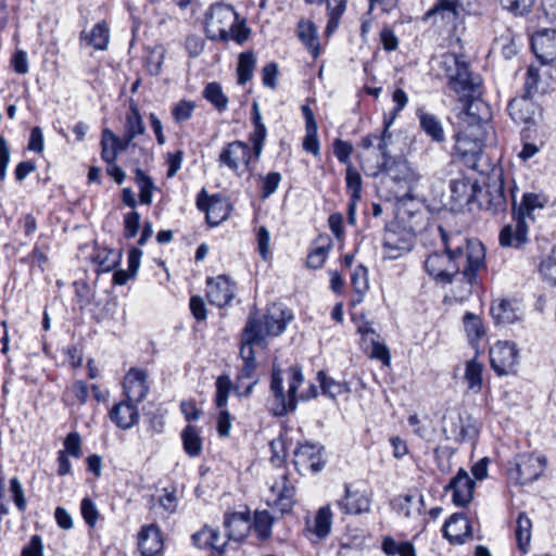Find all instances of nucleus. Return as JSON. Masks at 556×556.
I'll list each match as a JSON object with an SVG mask.
<instances>
[{
    "instance_id": "1",
    "label": "nucleus",
    "mask_w": 556,
    "mask_h": 556,
    "mask_svg": "<svg viewBox=\"0 0 556 556\" xmlns=\"http://www.w3.org/2000/svg\"><path fill=\"white\" fill-rule=\"evenodd\" d=\"M438 68L447 77V86L465 102L468 126L455 135V153L470 169L479 170L483 153L488 105L480 99L482 79L473 74L463 55L445 52L435 59Z\"/></svg>"
},
{
    "instance_id": "2",
    "label": "nucleus",
    "mask_w": 556,
    "mask_h": 556,
    "mask_svg": "<svg viewBox=\"0 0 556 556\" xmlns=\"http://www.w3.org/2000/svg\"><path fill=\"white\" fill-rule=\"evenodd\" d=\"M444 251L426 256V273L438 283L453 285L457 300L467 299L477 283L478 271L485 266V249L477 239H467L460 232H446L438 227Z\"/></svg>"
},
{
    "instance_id": "3",
    "label": "nucleus",
    "mask_w": 556,
    "mask_h": 556,
    "mask_svg": "<svg viewBox=\"0 0 556 556\" xmlns=\"http://www.w3.org/2000/svg\"><path fill=\"white\" fill-rule=\"evenodd\" d=\"M288 390H285L281 369L273 367L270 379L269 407L275 416H285L296 408V392L303 383V374L298 367H290L287 371Z\"/></svg>"
},
{
    "instance_id": "4",
    "label": "nucleus",
    "mask_w": 556,
    "mask_h": 556,
    "mask_svg": "<svg viewBox=\"0 0 556 556\" xmlns=\"http://www.w3.org/2000/svg\"><path fill=\"white\" fill-rule=\"evenodd\" d=\"M293 319L291 311L281 304H273L267 308L263 318L252 314L245 324V338L248 341H264L266 337L280 336L287 325Z\"/></svg>"
},
{
    "instance_id": "5",
    "label": "nucleus",
    "mask_w": 556,
    "mask_h": 556,
    "mask_svg": "<svg viewBox=\"0 0 556 556\" xmlns=\"http://www.w3.org/2000/svg\"><path fill=\"white\" fill-rule=\"evenodd\" d=\"M506 190L511 198L513 211L517 204L516 192L518 190L515 180L510 175H504L503 170L494 173L486 185L481 205L493 214L504 213L507 208Z\"/></svg>"
},
{
    "instance_id": "6",
    "label": "nucleus",
    "mask_w": 556,
    "mask_h": 556,
    "mask_svg": "<svg viewBox=\"0 0 556 556\" xmlns=\"http://www.w3.org/2000/svg\"><path fill=\"white\" fill-rule=\"evenodd\" d=\"M547 465L544 455L519 454L515 457L514 466L508 469V477L519 485L538 480Z\"/></svg>"
},
{
    "instance_id": "7",
    "label": "nucleus",
    "mask_w": 556,
    "mask_h": 556,
    "mask_svg": "<svg viewBox=\"0 0 556 556\" xmlns=\"http://www.w3.org/2000/svg\"><path fill=\"white\" fill-rule=\"evenodd\" d=\"M215 387V405L218 410L216 416V430L219 437L226 438L229 435L235 419L227 408V401L232 390V382L228 376H219Z\"/></svg>"
},
{
    "instance_id": "8",
    "label": "nucleus",
    "mask_w": 556,
    "mask_h": 556,
    "mask_svg": "<svg viewBox=\"0 0 556 556\" xmlns=\"http://www.w3.org/2000/svg\"><path fill=\"white\" fill-rule=\"evenodd\" d=\"M294 466L301 475L318 473L326 466L325 450L319 444H300L294 451Z\"/></svg>"
},
{
    "instance_id": "9",
    "label": "nucleus",
    "mask_w": 556,
    "mask_h": 556,
    "mask_svg": "<svg viewBox=\"0 0 556 556\" xmlns=\"http://www.w3.org/2000/svg\"><path fill=\"white\" fill-rule=\"evenodd\" d=\"M518 358V349L513 342L498 341L490 350L491 366L498 376L515 374Z\"/></svg>"
},
{
    "instance_id": "10",
    "label": "nucleus",
    "mask_w": 556,
    "mask_h": 556,
    "mask_svg": "<svg viewBox=\"0 0 556 556\" xmlns=\"http://www.w3.org/2000/svg\"><path fill=\"white\" fill-rule=\"evenodd\" d=\"M414 245V236L405 229H387L383 236L384 256L390 260H396L408 253Z\"/></svg>"
},
{
    "instance_id": "11",
    "label": "nucleus",
    "mask_w": 556,
    "mask_h": 556,
    "mask_svg": "<svg viewBox=\"0 0 556 556\" xmlns=\"http://www.w3.org/2000/svg\"><path fill=\"white\" fill-rule=\"evenodd\" d=\"M252 159H254V151L252 152L250 146L242 141L229 143L219 154L222 164L227 165L235 172L248 169Z\"/></svg>"
},
{
    "instance_id": "12",
    "label": "nucleus",
    "mask_w": 556,
    "mask_h": 556,
    "mask_svg": "<svg viewBox=\"0 0 556 556\" xmlns=\"http://www.w3.org/2000/svg\"><path fill=\"white\" fill-rule=\"evenodd\" d=\"M273 495V506L280 513L291 511L295 503V486L289 481L286 472L281 473L280 477L270 486Z\"/></svg>"
},
{
    "instance_id": "13",
    "label": "nucleus",
    "mask_w": 556,
    "mask_h": 556,
    "mask_svg": "<svg viewBox=\"0 0 556 556\" xmlns=\"http://www.w3.org/2000/svg\"><path fill=\"white\" fill-rule=\"evenodd\" d=\"M148 372L140 368H130L124 377V394L126 400L140 403L144 400L149 392Z\"/></svg>"
},
{
    "instance_id": "14",
    "label": "nucleus",
    "mask_w": 556,
    "mask_h": 556,
    "mask_svg": "<svg viewBox=\"0 0 556 556\" xmlns=\"http://www.w3.org/2000/svg\"><path fill=\"white\" fill-rule=\"evenodd\" d=\"M531 48L542 64L556 60V30L543 29L536 31L531 38Z\"/></svg>"
},
{
    "instance_id": "15",
    "label": "nucleus",
    "mask_w": 556,
    "mask_h": 556,
    "mask_svg": "<svg viewBox=\"0 0 556 556\" xmlns=\"http://www.w3.org/2000/svg\"><path fill=\"white\" fill-rule=\"evenodd\" d=\"M473 489L475 481L463 468L457 471L456 476L445 486V491L452 492V501L457 506H466L471 502Z\"/></svg>"
},
{
    "instance_id": "16",
    "label": "nucleus",
    "mask_w": 556,
    "mask_h": 556,
    "mask_svg": "<svg viewBox=\"0 0 556 556\" xmlns=\"http://www.w3.org/2000/svg\"><path fill=\"white\" fill-rule=\"evenodd\" d=\"M502 247L519 249L528 240V224L522 215L514 214V222L506 225L500 232Z\"/></svg>"
},
{
    "instance_id": "17",
    "label": "nucleus",
    "mask_w": 556,
    "mask_h": 556,
    "mask_svg": "<svg viewBox=\"0 0 556 556\" xmlns=\"http://www.w3.org/2000/svg\"><path fill=\"white\" fill-rule=\"evenodd\" d=\"M442 532L452 544H463L466 539L472 536L470 521L463 513L453 514L445 521Z\"/></svg>"
},
{
    "instance_id": "18",
    "label": "nucleus",
    "mask_w": 556,
    "mask_h": 556,
    "mask_svg": "<svg viewBox=\"0 0 556 556\" xmlns=\"http://www.w3.org/2000/svg\"><path fill=\"white\" fill-rule=\"evenodd\" d=\"M337 506L344 515H361L370 509V498L363 492L352 490L350 484H344V496L337 501Z\"/></svg>"
},
{
    "instance_id": "19",
    "label": "nucleus",
    "mask_w": 556,
    "mask_h": 556,
    "mask_svg": "<svg viewBox=\"0 0 556 556\" xmlns=\"http://www.w3.org/2000/svg\"><path fill=\"white\" fill-rule=\"evenodd\" d=\"M110 419L119 429L128 430L139 421L137 403L129 400L115 404L110 410Z\"/></svg>"
},
{
    "instance_id": "20",
    "label": "nucleus",
    "mask_w": 556,
    "mask_h": 556,
    "mask_svg": "<svg viewBox=\"0 0 556 556\" xmlns=\"http://www.w3.org/2000/svg\"><path fill=\"white\" fill-rule=\"evenodd\" d=\"M236 291V283L226 275L211 279V305L223 308L233 300Z\"/></svg>"
},
{
    "instance_id": "21",
    "label": "nucleus",
    "mask_w": 556,
    "mask_h": 556,
    "mask_svg": "<svg viewBox=\"0 0 556 556\" xmlns=\"http://www.w3.org/2000/svg\"><path fill=\"white\" fill-rule=\"evenodd\" d=\"M462 9L463 5L458 0H437L435 4L427 11L425 17L427 20L440 17L446 25L455 28Z\"/></svg>"
},
{
    "instance_id": "22",
    "label": "nucleus",
    "mask_w": 556,
    "mask_h": 556,
    "mask_svg": "<svg viewBox=\"0 0 556 556\" xmlns=\"http://www.w3.org/2000/svg\"><path fill=\"white\" fill-rule=\"evenodd\" d=\"M138 548L142 556H155L163 549L161 530L155 525L143 526L138 533Z\"/></svg>"
},
{
    "instance_id": "23",
    "label": "nucleus",
    "mask_w": 556,
    "mask_h": 556,
    "mask_svg": "<svg viewBox=\"0 0 556 556\" xmlns=\"http://www.w3.org/2000/svg\"><path fill=\"white\" fill-rule=\"evenodd\" d=\"M331 526L332 513L330 507L328 505L320 507L314 519L311 522H307L306 530L308 532V539L312 542H318L326 539L330 533Z\"/></svg>"
},
{
    "instance_id": "24",
    "label": "nucleus",
    "mask_w": 556,
    "mask_h": 556,
    "mask_svg": "<svg viewBox=\"0 0 556 556\" xmlns=\"http://www.w3.org/2000/svg\"><path fill=\"white\" fill-rule=\"evenodd\" d=\"M509 116L518 124H529L533 122L536 104L531 97L520 96L511 99L508 103Z\"/></svg>"
},
{
    "instance_id": "25",
    "label": "nucleus",
    "mask_w": 556,
    "mask_h": 556,
    "mask_svg": "<svg viewBox=\"0 0 556 556\" xmlns=\"http://www.w3.org/2000/svg\"><path fill=\"white\" fill-rule=\"evenodd\" d=\"M379 172L386 173L395 182L410 184L415 180V173L408 162L403 159H393L391 161H381Z\"/></svg>"
},
{
    "instance_id": "26",
    "label": "nucleus",
    "mask_w": 556,
    "mask_h": 556,
    "mask_svg": "<svg viewBox=\"0 0 556 556\" xmlns=\"http://www.w3.org/2000/svg\"><path fill=\"white\" fill-rule=\"evenodd\" d=\"M451 198L456 202H464L466 204L472 203L476 199L477 192L480 191L478 185L472 182L467 177H458L452 179L450 182Z\"/></svg>"
},
{
    "instance_id": "27",
    "label": "nucleus",
    "mask_w": 556,
    "mask_h": 556,
    "mask_svg": "<svg viewBox=\"0 0 556 556\" xmlns=\"http://www.w3.org/2000/svg\"><path fill=\"white\" fill-rule=\"evenodd\" d=\"M420 128L431 138L433 142L442 143L445 141V132L441 119L422 109L417 110Z\"/></svg>"
},
{
    "instance_id": "28",
    "label": "nucleus",
    "mask_w": 556,
    "mask_h": 556,
    "mask_svg": "<svg viewBox=\"0 0 556 556\" xmlns=\"http://www.w3.org/2000/svg\"><path fill=\"white\" fill-rule=\"evenodd\" d=\"M392 505L405 518H416L421 514L424 496H415L413 494L400 495L393 500Z\"/></svg>"
},
{
    "instance_id": "29",
    "label": "nucleus",
    "mask_w": 556,
    "mask_h": 556,
    "mask_svg": "<svg viewBox=\"0 0 556 556\" xmlns=\"http://www.w3.org/2000/svg\"><path fill=\"white\" fill-rule=\"evenodd\" d=\"M252 124L253 132L250 135V141L253 144L254 159L257 160L261 156L264 141L267 136V129L262 121V115L257 102L252 104Z\"/></svg>"
},
{
    "instance_id": "30",
    "label": "nucleus",
    "mask_w": 556,
    "mask_h": 556,
    "mask_svg": "<svg viewBox=\"0 0 556 556\" xmlns=\"http://www.w3.org/2000/svg\"><path fill=\"white\" fill-rule=\"evenodd\" d=\"M146 126L143 124L142 116L140 114L137 103L131 99L129 101V112L126 114L124 135L135 139L136 137L143 135Z\"/></svg>"
},
{
    "instance_id": "31",
    "label": "nucleus",
    "mask_w": 556,
    "mask_h": 556,
    "mask_svg": "<svg viewBox=\"0 0 556 556\" xmlns=\"http://www.w3.org/2000/svg\"><path fill=\"white\" fill-rule=\"evenodd\" d=\"M532 535V522L526 513H519L516 520L515 538L517 541L518 549L522 554L529 551Z\"/></svg>"
},
{
    "instance_id": "32",
    "label": "nucleus",
    "mask_w": 556,
    "mask_h": 556,
    "mask_svg": "<svg viewBox=\"0 0 556 556\" xmlns=\"http://www.w3.org/2000/svg\"><path fill=\"white\" fill-rule=\"evenodd\" d=\"M491 315L497 324H513L518 318V308L509 300H500L491 306Z\"/></svg>"
},
{
    "instance_id": "33",
    "label": "nucleus",
    "mask_w": 556,
    "mask_h": 556,
    "mask_svg": "<svg viewBox=\"0 0 556 556\" xmlns=\"http://www.w3.org/2000/svg\"><path fill=\"white\" fill-rule=\"evenodd\" d=\"M232 207L227 197L211 194V228L226 220Z\"/></svg>"
},
{
    "instance_id": "34",
    "label": "nucleus",
    "mask_w": 556,
    "mask_h": 556,
    "mask_svg": "<svg viewBox=\"0 0 556 556\" xmlns=\"http://www.w3.org/2000/svg\"><path fill=\"white\" fill-rule=\"evenodd\" d=\"M547 201V198L542 193L526 192L522 195L520 206L517 208L516 205L513 214L522 215L525 219L527 217L532 218L533 211L536 208H543Z\"/></svg>"
},
{
    "instance_id": "35",
    "label": "nucleus",
    "mask_w": 556,
    "mask_h": 556,
    "mask_svg": "<svg viewBox=\"0 0 556 556\" xmlns=\"http://www.w3.org/2000/svg\"><path fill=\"white\" fill-rule=\"evenodd\" d=\"M109 28L105 22L97 23L90 33L81 31L80 38L97 50H105L109 43Z\"/></svg>"
},
{
    "instance_id": "36",
    "label": "nucleus",
    "mask_w": 556,
    "mask_h": 556,
    "mask_svg": "<svg viewBox=\"0 0 556 556\" xmlns=\"http://www.w3.org/2000/svg\"><path fill=\"white\" fill-rule=\"evenodd\" d=\"M298 36L300 40L309 49L314 56H317L319 50V39L317 28L311 21H300L298 24Z\"/></svg>"
},
{
    "instance_id": "37",
    "label": "nucleus",
    "mask_w": 556,
    "mask_h": 556,
    "mask_svg": "<svg viewBox=\"0 0 556 556\" xmlns=\"http://www.w3.org/2000/svg\"><path fill=\"white\" fill-rule=\"evenodd\" d=\"M135 182L139 189L140 203L150 205L152 203L153 192L156 190L154 181L143 169L137 167L135 169Z\"/></svg>"
},
{
    "instance_id": "38",
    "label": "nucleus",
    "mask_w": 556,
    "mask_h": 556,
    "mask_svg": "<svg viewBox=\"0 0 556 556\" xmlns=\"http://www.w3.org/2000/svg\"><path fill=\"white\" fill-rule=\"evenodd\" d=\"M211 20L220 24V27L228 28L239 20V15L231 5L218 2L211 4Z\"/></svg>"
},
{
    "instance_id": "39",
    "label": "nucleus",
    "mask_w": 556,
    "mask_h": 556,
    "mask_svg": "<svg viewBox=\"0 0 556 556\" xmlns=\"http://www.w3.org/2000/svg\"><path fill=\"white\" fill-rule=\"evenodd\" d=\"M218 34L222 40L227 41L231 39L241 45L248 40L250 36V29L245 26L244 21L239 22L238 20L237 22L230 24L228 28L218 27Z\"/></svg>"
},
{
    "instance_id": "40",
    "label": "nucleus",
    "mask_w": 556,
    "mask_h": 556,
    "mask_svg": "<svg viewBox=\"0 0 556 556\" xmlns=\"http://www.w3.org/2000/svg\"><path fill=\"white\" fill-rule=\"evenodd\" d=\"M317 379L319 381L323 394L333 400L342 394L350 392V388L345 382L336 381L334 379L328 377L324 371H319L317 374Z\"/></svg>"
},
{
    "instance_id": "41",
    "label": "nucleus",
    "mask_w": 556,
    "mask_h": 556,
    "mask_svg": "<svg viewBox=\"0 0 556 556\" xmlns=\"http://www.w3.org/2000/svg\"><path fill=\"white\" fill-rule=\"evenodd\" d=\"M224 526L227 530V536L239 540L243 536V531L248 528V520L242 514L232 513L225 515Z\"/></svg>"
},
{
    "instance_id": "42",
    "label": "nucleus",
    "mask_w": 556,
    "mask_h": 556,
    "mask_svg": "<svg viewBox=\"0 0 556 556\" xmlns=\"http://www.w3.org/2000/svg\"><path fill=\"white\" fill-rule=\"evenodd\" d=\"M351 283L355 292V298L353 299V304H359L363 301L364 294L368 290V278H367V269L359 265L355 268V270L351 275Z\"/></svg>"
},
{
    "instance_id": "43",
    "label": "nucleus",
    "mask_w": 556,
    "mask_h": 556,
    "mask_svg": "<svg viewBox=\"0 0 556 556\" xmlns=\"http://www.w3.org/2000/svg\"><path fill=\"white\" fill-rule=\"evenodd\" d=\"M483 365L476 358L467 362L465 370V380L468 389L473 392H480L482 388Z\"/></svg>"
},
{
    "instance_id": "44",
    "label": "nucleus",
    "mask_w": 556,
    "mask_h": 556,
    "mask_svg": "<svg viewBox=\"0 0 556 556\" xmlns=\"http://www.w3.org/2000/svg\"><path fill=\"white\" fill-rule=\"evenodd\" d=\"M255 63H256L255 56H254L253 52H251V51L242 52L239 55L237 72H238V83L240 85H244L249 80H251V78L253 76V71L255 68Z\"/></svg>"
},
{
    "instance_id": "45",
    "label": "nucleus",
    "mask_w": 556,
    "mask_h": 556,
    "mask_svg": "<svg viewBox=\"0 0 556 556\" xmlns=\"http://www.w3.org/2000/svg\"><path fill=\"white\" fill-rule=\"evenodd\" d=\"M394 116L390 119H384L382 130L377 134L376 148L381 154V161H391L393 157L390 155L389 146L392 142V134L390 127L393 123Z\"/></svg>"
},
{
    "instance_id": "46",
    "label": "nucleus",
    "mask_w": 556,
    "mask_h": 556,
    "mask_svg": "<svg viewBox=\"0 0 556 556\" xmlns=\"http://www.w3.org/2000/svg\"><path fill=\"white\" fill-rule=\"evenodd\" d=\"M273 522L274 518L267 510L255 511L253 527L260 540L264 541L270 538Z\"/></svg>"
},
{
    "instance_id": "47",
    "label": "nucleus",
    "mask_w": 556,
    "mask_h": 556,
    "mask_svg": "<svg viewBox=\"0 0 556 556\" xmlns=\"http://www.w3.org/2000/svg\"><path fill=\"white\" fill-rule=\"evenodd\" d=\"M539 273L544 281L556 287V244L553 247L549 254L541 261Z\"/></svg>"
},
{
    "instance_id": "48",
    "label": "nucleus",
    "mask_w": 556,
    "mask_h": 556,
    "mask_svg": "<svg viewBox=\"0 0 556 556\" xmlns=\"http://www.w3.org/2000/svg\"><path fill=\"white\" fill-rule=\"evenodd\" d=\"M495 46L502 50L504 58L507 60L514 58L518 52L516 36L509 28H506L500 37L495 38Z\"/></svg>"
},
{
    "instance_id": "49",
    "label": "nucleus",
    "mask_w": 556,
    "mask_h": 556,
    "mask_svg": "<svg viewBox=\"0 0 556 556\" xmlns=\"http://www.w3.org/2000/svg\"><path fill=\"white\" fill-rule=\"evenodd\" d=\"M464 327L467 337L471 343L479 340L484 334L482 320L472 313H466L464 318Z\"/></svg>"
},
{
    "instance_id": "50",
    "label": "nucleus",
    "mask_w": 556,
    "mask_h": 556,
    "mask_svg": "<svg viewBox=\"0 0 556 556\" xmlns=\"http://www.w3.org/2000/svg\"><path fill=\"white\" fill-rule=\"evenodd\" d=\"M346 188L350 191V197L354 198V201H359L362 198V177L358 170L349 164L345 170Z\"/></svg>"
},
{
    "instance_id": "51",
    "label": "nucleus",
    "mask_w": 556,
    "mask_h": 556,
    "mask_svg": "<svg viewBox=\"0 0 556 556\" xmlns=\"http://www.w3.org/2000/svg\"><path fill=\"white\" fill-rule=\"evenodd\" d=\"M184 448L190 456H197L201 451V440L197 429L192 426H187L182 433Z\"/></svg>"
},
{
    "instance_id": "52",
    "label": "nucleus",
    "mask_w": 556,
    "mask_h": 556,
    "mask_svg": "<svg viewBox=\"0 0 556 556\" xmlns=\"http://www.w3.org/2000/svg\"><path fill=\"white\" fill-rule=\"evenodd\" d=\"M121 250H102L97 254V261L102 271H110L114 269L121 262Z\"/></svg>"
},
{
    "instance_id": "53",
    "label": "nucleus",
    "mask_w": 556,
    "mask_h": 556,
    "mask_svg": "<svg viewBox=\"0 0 556 556\" xmlns=\"http://www.w3.org/2000/svg\"><path fill=\"white\" fill-rule=\"evenodd\" d=\"M10 492L12 494L13 502L20 513H24L27 507L24 489L22 482L17 477H13L10 480Z\"/></svg>"
},
{
    "instance_id": "54",
    "label": "nucleus",
    "mask_w": 556,
    "mask_h": 556,
    "mask_svg": "<svg viewBox=\"0 0 556 556\" xmlns=\"http://www.w3.org/2000/svg\"><path fill=\"white\" fill-rule=\"evenodd\" d=\"M281 181V175L278 172H270L266 176L262 177L261 197L263 199L269 198L276 192Z\"/></svg>"
},
{
    "instance_id": "55",
    "label": "nucleus",
    "mask_w": 556,
    "mask_h": 556,
    "mask_svg": "<svg viewBox=\"0 0 556 556\" xmlns=\"http://www.w3.org/2000/svg\"><path fill=\"white\" fill-rule=\"evenodd\" d=\"M540 83L539 70L531 66L526 73V79L523 84V96L533 97L538 92Z\"/></svg>"
},
{
    "instance_id": "56",
    "label": "nucleus",
    "mask_w": 556,
    "mask_h": 556,
    "mask_svg": "<svg viewBox=\"0 0 556 556\" xmlns=\"http://www.w3.org/2000/svg\"><path fill=\"white\" fill-rule=\"evenodd\" d=\"M140 228V214L131 211L124 216V235L130 239L136 237Z\"/></svg>"
},
{
    "instance_id": "57",
    "label": "nucleus",
    "mask_w": 556,
    "mask_h": 556,
    "mask_svg": "<svg viewBox=\"0 0 556 556\" xmlns=\"http://www.w3.org/2000/svg\"><path fill=\"white\" fill-rule=\"evenodd\" d=\"M353 152V147L350 142L336 139L333 142V154L340 163L345 164L346 167L351 164L350 157Z\"/></svg>"
},
{
    "instance_id": "58",
    "label": "nucleus",
    "mask_w": 556,
    "mask_h": 556,
    "mask_svg": "<svg viewBox=\"0 0 556 556\" xmlns=\"http://www.w3.org/2000/svg\"><path fill=\"white\" fill-rule=\"evenodd\" d=\"M80 510L85 522L89 527H94L98 521L99 513L94 503L89 497L83 498Z\"/></svg>"
},
{
    "instance_id": "59",
    "label": "nucleus",
    "mask_w": 556,
    "mask_h": 556,
    "mask_svg": "<svg viewBox=\"0 0 556 556\" xmlns=\"http://www.w3.org/2000/svg\"><path fill=\"white\" fill-rule=\"evenodd\" d=\"M64 452L75 458H79L81 455V439L78 432L73 431L67 434L64 440Z\"/></svg>"
},
{
    "instance_id": "60",
    "label": "nucleus",
    "mask_w": 556,
    "mask_h": 556,
    "mask_svg": "<svg viewBox=\"0 0 556 556\" xmlns=\"http://www.w3.org/2000/svg\"><path fill=\"white\" fill-rule=\"evenodd\" d=\"M211 104L218 112H224L228 108V98L217 83H211Z\"/></svg>"
},
{
    "instance_id": "61",
    "label": "nucleus",
    "mask_w": 556,
    "mask_h": 556,
    "mask_svg": "<svg viewBox=\"0 0 556 556\" xmlns=\"http://www.w3.org/2000/svg\"><path fill=\"white\" fill-rule=\"evenodd\" d=\"M504 9L519 15H523L533 4V0H501Z\"/></svg>"
},
{
    "instance_id": "62",
    "label": "nucleus",
    "mask_w": 556,
    "mask_h": 556,
    "mask_svg": "<svg viewBox=\"0 0 556 556\" xmlns=\"http://www.w3.org/2000/svg\"><path fill=\"white\" fill-rule=\"evenodd\" d=\"M160 506L168 514H173L177 508V496L175 490L168 491L167 489L163 490V494L159 496Z\"/></svg>"
},
{
    "instance_id": "63",
    "label": "nucleus",
    "mask_w": 556,
    "mask_h": 556,
    "mask_svg": "<svg viewBox=\"0 0 556 556\" xmlns=\"http://www.w3.org/2000/svg\"><path fill=\"white\" fill-rule=\"evenodd\" d=\"M11 65L15 73L27 74L29 71L27 53L24 50H17L11 59Z\"/></svg>"
},
{
    "instance_id": "64",
    "label": "nucleus",
    "mask_w": 556,
    "mask_h": 556,
    "mask_svg": "<svg viewBox=\"0 0 556 556\" xmlns=\"http://www.w3.org/2000/svg\"><path fill=\"white\" fill-rule=\"evenodd\" d=\"M21 556H43L41 536L38 534L33 535L28 544L23 547Z\"/></svg>"
}]
</instances>
